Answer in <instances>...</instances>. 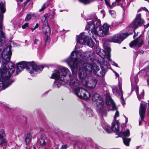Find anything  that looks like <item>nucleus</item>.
Instances as JSON below:
<instances>
[{"instance_id":"40","label":"nucleus","mask_w":149,"mask_h":149,"mask_svg":"<svg viewBox=\"0 0 149 149\" xmlns=\"http://www.w3.org/2000/svg\"><path fill=\"white\" fill-rule=\"evenodd\" d=\"M67 145H64L62 146L61 148V149H66L67 148Z\"/></svg>"},{"instance_id":"32","label":"nucleus","mask_w":149,"mask_h":149,"mask_svg":"<svg viewBox=\"0 0 149 149\" xmlns=\"http://www.w3.org/2000/svg\"><path fill=\"white\" fill-rule=\"evenodd\" d=\"M31 14H27L25 17V21H28L29 20L31 19Z\"/></svg>"},{"instance_id":"29","label":"nucleus","mask_w":149,"mask_h":149,"mask_svg":"<svg viewBox=\"0 0 149 149\" xmlns=\"http://www.w3.org/2000/svg\"><path fill=\"white\" fill-rule=\"evenodd\" d=\"M104 1L106 5L107 6H109V7L111 8H112L114 7L115 6H116L115 2L112 3V5H111L109 3L108 0H104Z\"/></svg>"},{"instance_id":"18","label":"nucleus","mask_w":149,"mask_h":149,"mask_svg":"<svg viewBox=\"0 0 149 149\" xmlns=\"http://www.w3.org/2000/svg\"><path fill=\"white\" fill-rule=\"evenodd\" d=\"M47 30L45 32V35L47 36L45 40V43L46 45H48L50 41V36L51 33V28L48 25L47 26Z\"/></svg>"},{"instance_id":"35","label":"nucleus","mask_w":149,"mask_h":149,"mask_svg":"<svg viewBox=\"0 0 149 149\" xmlns=\"http://www.w3.org/2000/svg\"><path fill=\"white\" fill-rule=\"evenodd\" d=\"M119 113L117 111H116V113L115 114V115L114 116V120H115L114 121H117L116 120V117H118L119 116Z\"/></svg>"},{"instance_id":"54","label":"nucleus","mask_w":149,"mask_h":149,"mask_svg":"<svg viewBox=\"0 0 149 149\" xmlns=\"http://www.w3.org/2000/svg\"><path fill=\"white\" fill-rule=\"evenodd\" d=\"M27 42V40H25V42Z\"/></svg>"},{"instance_id":"22","label":"nucleus","mask_w":149,"mask_h":149,"mask_svg":"<svg viewBox=\"0 0 149 149\" xmlns=\"http://www.w3.org/2000/svg\"><path fill=\"white\" fill-rule=\"evenodd\" d=\"M42 136L43 138H41L40 140L38 141V142L40 143V145L43 146H45L46 144V142L44 140V139H46V137L44 134H42Z\"/></svg>"},{"instance_id":"5","label":"nucleus","mask_w":149,"mask_h":149,"mask_svg":"<svg viewBox=\"0 0 149 149\" xmlns=\"http://www.w3.org/2000/svg\"><path fill=\"white\" fill-rule=\"evenodd\" d=\"M25 68L33 75V74H36L40 72L42 70L43 67L41 66H38L33 62L22 61L17 64V73L20 72Z\"/></svg>"},{"instance_id":"44","label":"nucleus","mask_w":149,"mask_h":149,"mask_svg":"<svg viewBox=\"0 0 149 149\" xmlns=\"http://www.w3.org/2000/svg\"><path fill=\"white\" fill-rule=\"evenodd\" d=\"M138 35V33H135L134 35L133 36V38H134L136 36H137Z\"/></svg>"},{"instance_id":"15","label":"nucleus","mask_w":149,"mask_h":149,"mask_svg":"<svg viewBox=\"0 0 149 149\" xmlns=\"http://www.w3.org/2000/svg\"><path fill=\"white\" fill-rule=\"evenodd\" d=\"M106 51V53H105L107 57L108 60L111 62V64L116 67H118V64L112 61L111 59L110 58V52L111 48L108 47H106L104 48Z\"/></svg>"},{"instance_id":"3","label":"nucleus","mask_w":149,"mask_h":149,"mask_svg":"<svg viewBox=\"0 0 149 149\" xmlns=\"http://www.w3.org/2000/svg\"><path fill=\"white\" fill-rule=\"evenodd\" d=\"M5 5L2 2L0 3V59L2 60L3 63H6L10 61L12 54L11 48L10 45L6 48H4L1 45V42L4 41L5 39V33L2 31V22L3 14L5 12Z\"/></svg>"},{"instance_id":"34","label":"nucleus","mask_w":149,"mask_h":149,"mask_svg":"<svg viewBox=\"0 0 149 149\" xmlns=\"http://www.w3.org/2000/svg\"><path fill=\"white\" fill-rule=\"evenodd\" d=\"M48 6V4L44 3L43 5L42 6L41 8L39 9V11L41 12L44 10L45 8L47 7Z\"/></svg>"},{"instance_id":"31","label":"nucleus","mask_w":149,"mask_h":149,"mask_svg":"<svg viewBox=\"0 0 149 149\" xmlns=\"http://www.w3.org/2000/svg\"><path fill=\"white\" fill-rule=\"evenodd\" d=\"M79 1L81 3L84 4H87L90 3L89 0H79Z\"/></svg>"},{"instance_id":"26","label":"nucleus","mask_w":149,"mask_h":149,"mask_svg":"<svg viewBox=\"0 0 149 149\" xmlns=\"http://www.w3.org/2000/svg\"><path fill=\"white\" fill-rule=\"evenodd\" d=\"M110 25L107 23H104L102 27V29L106 31L107 33H109V29L110 27Z\"/></svg>"},{"instance_id":"21","label":"nucleus","mask_w":149,"mask_h":149,"mask_svg":"<svg viewBox=\"0 0 149 149\" xmlns=\"http://www.w3.org/2000/svg\"><path fill=\"white\" fill-rule=\"evenodd\" d=\"M119 88L120 92V93H119V95L121 97L120 99L121 103L123 105L125 104V101H124L123 99V91L122 89V86H121L120 84H119Z\"/></svg>"},{"instance_id":"27","label":"nucleus","mask_w":149,"mask_h":149,"mask_svg":"<svg viewBox=\"0 0 149 149\" xmlns=\"http://www.w3.org/2000/svg\"><path fill=\"white\" fill-rule=\"evenodd\" d=\"M123 139L124 144L127 146H129L130 139L124 137H123Z\"/></svg>"},{"instance_id":"51","label":"nucleus","mask_w":149,"mask_h":149,"mask_svg":"<svg viewBox=\"0 0 149 149\" xmlns=\"http://www.w3.org/2000/svg\"><path fill=\"white\" fill-rule=\"evenodd\" d=\"M141 9H139L138 10V12H139L140 11H141Z\"/></svg>"},{"instance_id":"23","label":"nucleus","mask_w":149,"mask_h":149,"mask_svg":"<svg viewBox=\"0 0 149 149\" xmlns=\"http://www.w3.org/2000/svg\"><path fill=\"white\" fill-rule=\"evenodd\" d=\"M86 45H88L91 47H92L94 46V43L91 38H89L88 37L87 40L86 41Z\"/></svg>"},{"instance_id":"46","label":"nucleus","mask_w":149,"mask_h":149,"mask_svg":"<svg viewBox=\"0 0 149 149\" xmlns=\"http://www.w3.org/2000/svg\"><path fill=\"white\" fill-rule=\"evenodd\" d=\"M17 2H22L23 1V0H17Z\"/></svg>"},{"instance_id":"50","label":"nucleus","mask_w":149,"mask_h":149,"mask_svg":"<svg viewBox=\"0 0 149 149\" xmlns=\"http://www.w3.org/2000/svg\"><path fill=\"white\" fill-rule=\"evenodd\" d=\"M126 122L127 121V118L125 117Z\"/></svg>"},{"instance_id":"8","label":"nucleus","mask_w":149,"mask_h":149,"mask_svg":"<svg viewBox=\"0 0 149 149\" xmlns=\"http://www.w3.org/2000/svg\"><path fill=\"white\" fill-rule=\"evenodd\" d=\"M138 81V77L137 75H136L132 77L131 79V83L132 87L131 92H132L134 89H135L138 99L139 100H140L143 97L144 92V91L143 90L141 94L140 95L139 94V87L136 85Z\"/></svg>"},{"instance_id":"24","label":"nucleus","mask_w":149,"mask_h":149,"mask_svg":"<svg viewBox=\"0 0 149 149\" xmlns=\"http://www.w3.org/2000/svg\"><path fill=\"white\" fill-rule=\"evenodd\" d=\"M119 135L122 136L128 137L130 135V132L129 130H127L126 131L122 132H119Z\"/></svg>"},{"instance_id":"36","label":"nucleus","mask_w":149,"mask_h":149,"mask_svg":"<svg viewBox=\"0 0 149 149\" xmlns=\"http://www.w3.org/2000/svg\"><path fill=\"white\" fill-rule=\"evenodd\" d=\"M113 94L115 95H116L118 94H119V93H120V92L119 93H118L117 91V89L116 88H114L113 89Z\"/></svg>"},{"instance_id":"13","label":"nucleus","mask_w":149,"mask_h":149,"mask_svg":"<svg viewBox=\"0 0 149 149\" xmlns=\"http://www.w3.org/2000/svg\"><path fill=\"white\" fill-rule=\"evenodd\" d=\"M6 136L4 130L1 129L0 130V145L3 148H5L7 145V141L5 138Z\"/></svg>"},{"instance_id":"38","label":"nucleus","mask_w":149,"mask_h":149,"mask_svg":"<svg viewBox=\"0 0 149 149\" xmlns=\"http://www.w3.org/2000/svg\"><path fill=\"white\" fill-rule=\"evenodd\" d=\"M29 24L28 23H25L22 26V28L23 29H25L26 27H28Z\"/></svg>"},{"instance_id":"2","label":"nucleus","mask_w":149,"mask_h":149,"mask_svg":"<svg viewBox=\"0 0 149 149\" xmlns=\"http://www.w3.org/2000/svg\"><path fill=\"white\" fill-rule=\"evenodd\" d=\"M66 77L70 79L69 85L72 88L74 89L79 85L76 75L74 74L72 75L68 69L65 68L56 70L55 72L52 74L50 78L55 79L54 85L59 88V85H63L68 82V80L65 79Z\"/></svg>"},{"instance_id":"49","label":"nucleus","mask_w":149,"mask_h":149,"mask_svg":"<svg viewBox=\"0 0 149 149\" xmlns=\"http://www.w3.org/2000/svg\"><path fill=\"white\" fill-rule=\"evenodd\" d=\"M31 29L32 30V31H33L34 30H35L34 28H31Z\"/></svg>"},{"instance_id":"47","label":"nucleus","mask_w":149,"mask_h":149,"mask_svg":"<svg viewBox=\"0 0 149 149\" xmlns=\"http://www.w3.org/2000/svg\"><path fill=\"white\" fill-rule=\"evenodd\" d=\"M143 53H144V52H143V50H141V51L140 52V54H143Z\"/></svg>"},{"instance_id":"4","label":"nucleus","mask_w":149,"mask_h":149,"mask_svg":"<svg viewBox=\"0 0 149 149\" xmlns=\"http://www.w3.org/2000/svg\"><path fill=\"white\" fill-rule=\"evenodd\" d=\"M100 24V20L95 15L92 16L90 20L87 22L86 29L88 31L90 30L92 37L94 40H96L97 36L103 37L109 34L102 29Z\"/></svg>"},{"instance_id":"39","label":"nucleus","mask_w":149,"mask_h":149,"mask_svg":"<svg viewBox=\"0 0 149 149\" xmlns=\"http://www.w3.org/2000/svg\"><path fill=\"white\" fill-rule=\"evenodd\" d=\"M40 43V42L38 40L35 39L34 40L33 44L34 45L38 44Z\"/></svg>"},{"instance_id":"7","label":"nucleus","mask_w":149,"mask_h":149,"mask_svg":"<svg viewBox=\"0 0 149 149\" xmlns=\"http://www.w3.org/2000/svg\"><path fill=\"white\" fill-rule=\"evenodd\" d=\"M79 78L82 80L83 85L88 88H94L97 83V80L95 78L89 75L85 78Z\"/></svg>"},{"instance_id":"30","label":"nucleus","mask_w":149,"mask_h":149,"mask_svg":"<svg viewBox=\"0 0 149 149\" xmlns=\"http://www.w3.org/2000/svg\"><path fill=\"white\" fill-rule=\"evenodd\" d=\"M105 73V70L104 69H102L100 71L99 74H97V72L96 74H96L98 76H99L101 77H102L104 75Z\"/></svg>"},{"instance_id":"43","label":"nucleus","mask_w":149,"mask_h":149,"mask_svg":"<svg viewBox=\"0 0 149 149\" xmlns=\"http://www.w3.org/2000/svg\"><path fill=\"white\" fill-rule=\"evenodd\" d=\"M113 72L115 73L116 76L117 77H118L119 76L118 74L115 71H113Z\"/></svg>"},{"instance_id":"55","label":"nucleus","mask_w":149,"mask_h":149,"mask_svg":"<svg viewBox=\"0 0 149 149\" xmlns=\"http://www.w3.org/2000/svg\"><path fill=\"white\" fill-rule=\"evenodd\" d=\"M121 6L122 7H122V5H121Z\"/></svg>"},{"instance_id":"25","label":"nucleus","mask_w":149,"mask_h":149,"mask_svg":"<svg viewBox=\"0 0 149 149\" xmlns=\"http://www.w3.org/2000/svg\"><path fill=\"white\" fill-rule=\"evenodd\" d=\"M31 139V136L30 134H27L26 137L25 138V141L26 145L29 143Z\"/></svg>"},{"instance_id":"16","label":"nucleus","mask_w":149,"mask_h":149,"mask_svg":"<svg viewBox=\"0 0 149 149\" xmlns=\"http://www.w3.org/2000/svg\"><path fill=\"white\" fill-rule=\"evenodd\" d=\"M141 35H140L137 38L130 44V46L132 47L134 46H137L138 47H140L143 44L142 39H141Z\"/></svg>"},{"instance_id":"20","label":"nucleus","mask_w":149,"mask_h":149,"mask_svg":"<svg viewBox=\"0 0 149 149\" xmlns=\"http://www.w3.org/2000/svg\"><path fill=\"white\" fill-rule=\"evenodd\" d=\"M102 126L105 130L109 133H111L112 132L111 127L107 123H103L102 124Z\"/></svg>"},{"instance_id":"10","label":"nucleus","mask_w":149,"mask_h":149,"mask_svg":"<svg viewBox=\"0 0 149 149\" xmlns=\"http://www.w3.org/2000/svg\"><path fill=\"white\" fill-rule=\"evenodd\" d=\"M132 33H125L116 34L112 38L109 39L108 41L110 42L120 43L127 36Z\"/></svg>"},{"instance_id":"33","label":"nucleus","mask_w":149,"mask_h":149,"mask_svg":"<svg viewBox=\"0 0 149 149\" xmlns=\"http://www.w3.org/2000/svg\"><path fill=\"white\" fill-rule=\"evenodd\" d=\"M139 74L141 76L144 77L146 74V72L145 70H142L139 72Z\"/></svg>"},{"instance_id":"9","label":"nucleus","mask_w":149,"mask_h":149,"mask_svg":"<svg viewBox=\"0 0 149 149\" xmlns=\"http://www.w3.org/2000/svg\"><path fill=\"white\" fill-rule=\"evenodd\" d=\"M74 93L75 95L80 98L88 99L90 96L89 93L86 90L82 88H76Z\"/></svg>"},{"instance_id":"14","label":"nucleus","mask_w":149,"mask_h":149,"mask_svg":"<svg viewBox=\"0 0 149 149\" xmlns=\"http://www.w3.org/2000/svg\"><path fill=\"white\" fill-rule=\"evenodd\" d=\"M146 107L145 104H140L139 109V113L141 118V120L139 121V125H141V121L143 120L145 115Z\"/></svg>"},{"instance_id":"1","label":"nucleus","mask_w":149,"mask_h":149,"mask_svg":"<svg viewBox=\"0 0 149 149\" xmlns=\"http://www.w3.org/2000/svg\"><path fill=\"white\" fill-rule=\"evenodd\" d=\"M92 54L89 52L84 53L82 50L73 51L67 60V62L71 67L72 71L77 72L78 67H80L78 72L79 78H85L91 73L92 70L95 74L100 70V68L95 63L92 65L84 61L88 56L91 59Z\"/></svg>"},{"instance_id":"45","label":"nucleus","mask_w":149,"mask_h":149,"mask_svg":"<svg viewBox=\"0 0 149 149\" xmlns=\"http://www.w3.org/2000/svg\"><path fill=\"white\" fill-rule=\"evenodd\" d=\"M147 83L148 85L149 86V78H148L147 80Z\"/></svg>"},{"instance_id":"11","label":"nucleus","mask_w":149,"mask_h":149,"mask_svg":"<svg viewBox=\"0 0 149 149\" xmlns=\"http://www.w3.org/2000/svg\"><path fill=\"white\" fill-rule=\"evenodd\" d=\"M144 22V20L141 18V14H139L136 15L135 19L129 25V27L134 30L138 27L141 26Z\"/></svg>"},{"instance_id":"17","label":"nucleus","mask_w":149,"mask_h":149,"mask_svg":"<svg viewBox=\"0 0 149 149\" xmlns=\"http://www.w3.org/2000/svg\"><path fill=\"white\" fill-rule=\"evenodd\" d=\"M106 103L107 104L111 105V108L110 110L114 111L116 110V107L115 104L113 102V100L110 96L107 97L106 98Z\"/></svg>"},{"instance_id":"28","label":"nucleus","mask_w":149,"mask_h":149,"mask_svg":"<svg viewBox=\"0 0 149 149\" xmlns=\"http://www.w3.org/2000/svg\"><path fill=\"white\" fill-rule=\"evenodd\" d=\"M86 114L87 117H91L93 116V112L91 109L90 108H88L86 110Z\"/></svg>"},{"instance_id":"52","label":"nucleus","mask_w":149,"mask_h":149,"mask_svg":"<svg viewBox=\"0 0 149 149\" xmlns=\"http://www.w3.org/2000/svg\"><path fill=\"white\" fill-rule=\"evenodd\" d=\"M33 148H34V149H36V148H35V147H33Z\"/></svg>"},{"instance_id":"53","label":"nucleus","mask_w":149,"mask_h":149,"mask_svg":"<svg viewBox=\"0 0 149 149\" xmlns=\"http://www.w3.org/2000/svg\"><path fill=\"white\" fill-rule=\"evenodd\" d=\"M144 8L145 9V10H147V11L148 10L147 9H146V8Z\"/></svg>"},{"instance_id":"41","label":"nucleus","mask_w":149,"mask_h":149,"mask_svg":"<svg viewBox=\"0 0 149 149\" xmlns=\"http://www.w3.org/2000/svg\"><path fill=\"white\" fill-rule=\"evenodd\" d=\"M38 23H37L34 28L35 29H36L38 27Z\"/></svg>"},{"instance_id":"12","label":"nucleus","mask_w":149,"mask_h":149,"mask_svg":"<svg viewBox=\"0 0 149 149\" xmlns=\"http://www.w3.org/2000/svg\"><path fill=\"white\" fill-rule=\"evenodd\" d=\"M88 38V37L83 33H81L76 38L77 44L75 46L76 48L79 49L82 47L83 45H86Z\"/></svg>"},{"instance_id":"6","label":"nucleus","mask_w":149,"mask_h":149,"mask_svg":"<svg viewBox=\"0 0 149 149\" xmlns=\"http://www.w3.org/2000/svg\"><path fill=\"white\" fill-rule=\"evenodd\" d=\"M92 100L93 102L96 104L97 112L102 114V116H106L107 112L103 106V102L102 97L98 94L95 93L92 96Z\"/></svg>"},{"instance_id":"19","label":"nucleus","mask_w":149,"mask_h":149,"mask_svg":"<svg viewBox=\"0 0 149 149\" xmlns=\"http://www.w3.org/2000/svg\"><path fill=\"white\" fill-rule=\"evenodd\" d=\"M119 123L118 121H114L112 123L111 127L112 132L114 131L115 132H118L119 131Z\"/></svg>"},{"instance_id":"48","label":"nucleus","mask_w":149,"mask_h":149,"mask_svg":"<svg viewBox=\"0 0 149 149\" xmlns=\"http://www.w3.org/2000/svg\"><path fill=\"white\" fill-rule=\"evenodd\" d=\"M121 0H116V2H118L121 1Z\"/></svg>"},{"instance_id":"42","label":"nucleus","mask_w":149,"mask_h":149,"mask_svg":"<svg viewBox=\"0 0 149 149\" xmlns=\"http://www.w3.org/2000/svg\"><path fill=\"white\" fill-rule=\"evenodd\" d=\"M149 26V23H148L146 25H145L144 26V27L145 28H148V26Z\"/></svg>"},{"instance_id":"37","label":"nucleus","mask_w":149,"mask_h":149,"mask_svg":"<svg viewBox=\"0 0 149 149\" xmlns=\"http://www.w3.org/2000/svg\"><path fill=\"white\" fill-rule=\"evenodd\" d=\"M109 13L113 17H114V16L115 15V12L113 10H109Z\"/></svg>"}]
</instances>
